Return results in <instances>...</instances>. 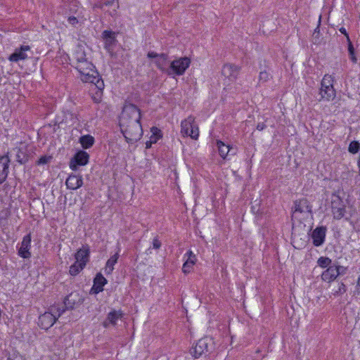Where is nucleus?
I'll return each instance as SVG.
<instances>
[{
	"label": "nucleus",
	"instance_id": "obj_1",
	"mask_svg": "<svg viewBox=\"0 0 360 360\" xmlns=\"http://www.w3.org/2000/svg\"><path fill=\"white\" fill-rule=\"evenodd\" d=\"M77 70L82 82L94 84L99 91L104 88L103 81L100 78L98 72L91 63V67L80 65Z\"/></svg>",
	"mask_w": 360,
	"mask_h": 360
},
{
	"label": "nucleus",
	"instance_id": "obj_2",
	"mask_svg": "<svg viewBox=\"0 0 360 360\" xmlns=\"http://www.w3.org/2000/svg\"><path fill=\"white\" fill-rule=\"evenodd\" d=\"M333 82L334 78L332 75H325L323 76L319 90L321 96L319 101H330L335 98L336 92L333 87Z\"/></svg>",
	"mask_w": 360,
	"mask_h": 360
},
{
	"label": "nucleus",
	"instance_id": "obj_3",
	"mask_svg": "<svg viewBox=\"0 0 360 360\" xmlns=\"http://www.w3.org/2000/svg\"><path fill=\"white\" fill-rule=\"evenodd\" d=\"M140 120L141 112L135 105L131 103L124 105L120 117V127H127V124L134 121H140Z\"/></svg>",
	"mask_w": 360,
	"mask_h": 360
},
{
	"label": "nucleus",
	"instance_id": "obj_4",
	"mask_svg": "<svg viewBox=\"0 0 360 360\" xmlns=\"http://www.w3.org/2000/svg\"><path fill=\"white\" fill-rule=\"evenodd\" d=\"M121 131L128 143H133L139 141L143 134L140 121H134L127 124V127H120Z\"/></svg>",
	"mask_w": 360,
	"mask_h": 360
},
{
	"label": "nucleus",
	"instance_id": "obj_5",
	"mask_svg": "<svg viewBox=\"0 0 360 360\" xmlns=\"http://www.w3.org/2000/svg\"><path fill=\"white\" fill-rule=\"evenodd\" d=\"M191 64V60L188 57H181L172 61L169 67V76H181L184 74Z\"/></svg>",
	"mask_w": 360,
	"mask_h": 360
},
{
	"label": "nucleus",
	"instance_id": "obj_6",
	"mask_svg": "<svg viewBox=\"0 0 360 360\" xmlns=\"http://www.w3.org/2000/svg\"><path fill=\"white\" fill-rule=\"evenodd\" d=\"M181 132L184 136H189L193 139H198L199 136V130L195 124V118L192 116L188 117L181 122Z\"/></svg>",
	"mask_w": 360,
	"mask_h": 360
},
{
	"label": "nucleus",
	"instance_id": "obj_7",
	"mask_svg": "<svg viewBox=\"0 0 360 360\" xmlns=\"http://www.w3.org/2000/svg\"><path fill=\"white\" fill-rule=\"evenodd\" d=\"M311 212V205L306 198H302L294 202L292 217L298 218L299 214H302L304 219L308 217Z\"/></svg>",
	"mask_w": 360,
	"mask_h": 360
},
{
	"label": "nucleus",
	"instance_id": "obj_8",
	"mask_svg": "<svg viewBox=\"0 0 360 360\" xmlns=\"http://www.w3.org/2000/svg\"><path fill=\"white\" fill-rule=\"evenodd\" d=\"M147 56L149 58H154V63L157 68L162 72L168 75L169 67L171 62L168 60V56L165 53L158 54L153 51L148 53Z\"/></svg>",
	"mask_w": 360,
	"mask_h": 360
},
{
	"label": "nucleus",
	"instance_id": "obj_9",
	"mask_svg": "<svg viewBox=\"0 0 360 360\" xmlns=\"http://www.w3.org/2000/svg\"><path fill=\"white\" fill-rule=\"evenodd\" d=\"M212 340L208 338H204L199 340L195 345L191 349V354L195 358H199L204 353L208 352L212 347Z\"/></svg>",
	"mask_w": 360,
	"mask_h": 360
},
{
	"label": "nucleus",
	"instance_id": "obj_10",
	"mask_svg": "<svg viewBox=\"0 0 360 360\" xmlns=\"http://www.w3.org/2000/svg\"><path fill=\"white\" fill-rule=\"evenodd\" d=\"M331 209L335 219H340L345 216V206L342 199L337 195H333Z\"/></svg>",
	"mask_w": 360,
	"mask_h": 360
},
{
	"label": "nucleus",
	"instance_id": "obj_11",
	"mask_svg": "<svg viewBox=\"0 0 360 360\" xmlns=\"http://www.w3.org/2000/svg\"><path fill=\"white\" fill-rule=\"evenodd\" d=\"M83 302V297L78 292L75 291L65 298L63 303L66 309H72L80 306Z\"/></svg>",
	"mask_w": 360,
	"mask_h": 360
},
{
	"label": "nucleus",
	"instance_id": "obj_12",
	"mask_svg": "<svg viewBox=\"0 0 360 360\" xmlns=\"http://www.w3.org/2000/svg\"><path fill=\"white\" fill-rule=\"evenodd\" d=\"M89 154L84 151L80 150L77 152L72 160H71L70 162V167L72 170H77V165L84 166L86 165L89 162Z\"/></svg>",
	"mask_w": 360,
	"mask_h": 360
},
{
	"label": "nucleus",
	"instance_id": "obj_13",
	"mask_svg": "<svg viewBox=\"0 0 360 360\" xmlns=\"http://www.w3.org/2000/svg\"><path fill=\"white\" fill-rule=\"evenodd\" d=\"M56 320L53 314L49 310L39 316L38 325L42 329L47 330L53 325Z\"/></svg>",
	"mask_w": 360,
	"mask_h": 360
},
{
	"label": "nucleus",
	"instance_id": "obj_14",
	"mask_svg": "<svg viewBox=\"0 0 360 360\" xmlns=\"http://www.w3.org/2000/svg\"><path fill=\"white\" fill-rule=\"evenodd\" d=\"M341 269H343L341 266H329L322 273L321 279L328 283L333 281L340 274Z\"/></svg>",
	"mask_w": 360,
	"mask_h": 360
},
{
	"label": "nucleus",
	"instance_id": "obj_15",
	"mask_svg": "<svg viewBox=\"0 0 360 360\" xmlns=\"http://www.w3.org/2000/svg\"><path fill=\"white\" fill-rule=\"evenodd\" d=\"M239 71L240 68L238 66L233 64H226L223 66L221 73L230 82H233L236 79Z\"/></svg>",
	"mask_w": 360,
	"mask_h": 360
},
{
	"label": "nucleus",
	"instance_id": "obj_16",
	"mask_svg": "<svg viewBox=\"0 0 360 360\" xmlns=\"http://www.w3.org/2000/svg\"><path fill=\"white\" fill-rule=\"evenodd\" d=\"M30 47L27 45L21 46L15 49L14 52L8 57L11 62H18L27 58V51H30Z\"/></svg>",
	"mask_w": 360,
	"mask_h": 360
},
{
	"label": "nucleus",
	"instance_id": "obj_17",
	"mask_svg": "<svg viewBox=\"0 0 360 360\" xmlns=\"http://www.w3.org/2000/svg\"><path fill=\"white\" fill-rule=\"evenodd\" d=\"M326 228L325 226L316 227L311 233V238L314 246H321L325 241Z\"/></svg>",
	"mask_w": 360,
	"mask_h": 360
},
{
	"label": "nucleus",
	"instance_id": "obj_18",
	"mask_svg": "<svg viewBox=\"0 0 360 360\" xmlns=\"http://www.w3.org/2000/svg\"><path fill=\"white\" fill-rule=\"evenodd\" d=\"M30 247L31 236L30 234H27L22 238L20 248L18 250V255L24 259H29L31 257Z\"/></svg>",
	"mask_w": 360,
	"mask_h": 360
},
{
	"label": "nucleus",
	"instance_id": "obj_19",
	"mask_svg": "<svg viewBox=\"0 0 360 360\" xmlns=\"http://www.w3.org/2000/svg\"><path fill=\"white\" fill-rule=\"evenodd\" d=\"M107 280L104 276L98 273L94 279V285L91 289V292L98 294L103 290V286L106 284Z\"/></svg>",
	"mask_w": 360,
	"mask_h": 360
},
{
	"label": "nucleus",
	"instance_id": "obj_20",
	"mask_svg": "<svg viewBox=\"0 0 360 360\" xmlns=\"http://www.w3.org/2000/svg\"><path fill=\"white\" fill-rule=\"evenodd\" d=\"M10 160L7 155L0 157V184L5 181L8 174Z\"/></svg>",
	"mask_w": 360,
	"mask_h": 360
},
{
	"label": "nucleus",
	"instance_id": "obj_21",
	"mask_svg": "<svg viewBox=\"0 0 360 360\" xmlns=\"http://www.w3.org/2000/svg\"><path fill=\"white\" fill-rule=\"evenodd\" d=\"M74 59L76 60L75 68L79 69L80 65L91 67V62L88 61L86 54L82 49H78L74 53Z\"/></svg>",
	"mask_w": 360,
	"mask_h": 360
},
{
	"label": "nucleus",
	"instance_id": "obj_22",
	"mask_svg": "<svg viewBox=\"0 0 360 360\" xmlns=\"http://www.w3.org/2000/svg\"><path fill=\"white\" fill-rule=\"evenodd\" d=\"M65 184L69 189L76 190L80 188L83 184L82 176L70 174L66 179Z\"/></svg>",
	"mask_w": 360,
	"mask_h": 360
},
{
	"label": "nucleus",
	"instance_id": "obj_23",
	"mask_svg": "<svg viewBox=\"0 0 360 360\" xmlns=\"http://www.w3.org/2000/svg\"><path fill=\"white\" fill-rule=\"evenodd\" d=\"M105 41V48L108 50L111 49L116 42L115 32L110 30H105L102 33Z\"/></svg>",
	"mask_w": 360,
	"mask_h": 360
},
{
	"label": "nucleus",
	"instance_id": "obj_24",
	"mask_svg": "<svg viewBox=\"0 0 360 360\" xmlns=\"http://www.w3.org/2000/svg\"><path fill=\"white\" fill-rule=\"evenodd\" d=\"M75 259L78 263L84 262L85 265L89 261V249L87 246H83L82 248L77 250L75 253Z\"/></svg>",
	"mask_w": 360,
	"mask_h": 360
},
{
	"label": "nucleus",
	"instance_id": "obj_25",
	"mask_svg": "<svg viewBox=\"0 0 360 360\" xmlns=\"http://www.w3.org/2000/svg\"><path fill=\"white\" fill-rule=\"evenodd\" d=\"M122 313L121 311L113 310L108 314L107 321H104V327H108V323L115 325L118 319H121Z\"/></svg>",
	"mask_w": 360,
	"mask_h": 360
},
{
	"label": "nucleus",
	"instance_id": "obj_26",
	"mask_svg": "<svg viewBox=\"0 0 360 360\" xmlns=\"http://www.w3.org/2000/svg\"><path fill=\"white\" fill-rule=\"evenodd\" d=\"M119 258V252H116L112 256H111L107 261L105 266L104 268V271L105 274H110L114 270V266L117 262V259Z\"/></svg>",
	"mask_w": 360,
	"mask_h": 360
},
{
	"label": "nucleus",
	"instance_id": "obj_27",
	"mask_svg": "<svg viewBox=\"0 0 360 360\" xmlns=\"http://www.w3.org/2000/svg\"><path fill=\"white\" fill-rule=\"evenodd\" d=\"M29 160V155L27 154V149L25 146L20 147L17 150L16 153V160L20 164H25Z\"/></svg>",
	"mask_w": 360,
	"mask_h": 360
},
{
	"label": "nucleus",
	"instance_id": "obj_28",
	"mask_svg": "<svg viewBox=\"0 0 360 360\" xmlns=\"http://www.w3.org/2000/svg\"><path fill=\"white\" fill-rule=\"evenodd\" d=\"M217 145L219 150V153L223 158H225L232 149L229 145H226L221 141H218Z\"/></svg>",
	"mask_w": 360,
	"mask_h": 360
},
{
	"label": "nucleus",
	"instance_id": "obj_29",
	"mask_svg": "<svg viewBox=\"0 0 360 360\" xmlns=\"http://www.w3.org/2000/svg\"><path fill=\"white\" fill-rule=\"evenodd\" d=\"M79 142L84 148L87 149L93 146L94 139L90 135H85L80 137Z\"/></svg>",
	"mask_w": 360,
	"mask_h": 360
},
{
	"label": "nucleus",
	"instance_id": "obj_30",
	"mask_svg": "<svg viewBox=\"0 0 360 360\" xmlns=\"http://www.w3.org/2000/svg\"><path fill=\"white\" fill-rule=\"evenodd\" d=\"M85 267V263L81 262L78 263L75 262L70 267V274L72 276H76Z\"/></svg>",
	"mask_w": 360,
	"mask_h": 360
},
{
	"label": "nucleus",
	"instance_id": "obj_31",
	"mask_svg": "<svg viewBox=\"0 0 360 360\" xmlns=\"http://www.w3.org/2000/svg\"><path fill=\"white\" fill-rule=\"evenodd\" d=\"M54 315L56 319H58L66 310L63 306L53 305L51 306L49 309Z\"/></svg>",
	"mask_w": 360,
	"mask_h": 360
},
{
	"label": "nucleus",
	"instance_id": "obj_32",
	"mask_svg": "<svg viewBox=\"0 0 360 360\" xmlns=\"http://www.w3.org/2000/svg\"><path fill=\"white\" fill-rule=\"evenodd\" d=\"M317 264L320 267H321L323 269H325V268L328 269V268H329V266H333L331 265L332 260L327 257H319L317 260Z\"/></svg>",
	"mask_w": 360,
	"mask_h": 360
},
{
	"label": "nucleus",
	"instance_id": "obj_33",
	"mask_svg": "<svg viewBox=\"0 0 360 360\" xmlns=\"http://www.w3.org/2000/svg\"><path fill=\"white\" fill-rule=\"evenodd\" d=\"M347 44H348L349 58L353 63L356 64L357 63V58L356 56L354 46H353L351 40H349V41H347Z\"/></svg>",
	"mask_w": 360,
	"mask_h": 360
},
{
	"label": "nucleus",
	"instance_id": "obj_34",
	"mask_svg": "<svg viewBox=\"0 0 360 360\" xmlns=\"http://www.w3.org/2000/svg\"><path fill=\"white\" fill-rule=\"evenodd\" d=\"M359 149H360V143L358 141H353L349 145L348 151L350 153L356 154V153H358Z\"/></svg>",
	"mask_w": 360,
	"mask_h": 360
},
{
	"label": "nucleus",
	"instance_id": "obj_35",
	"mask_svg": "<svg viewBox=\"0 0 360 360\" xmlns=\"http://www.w3.org/2000/svg\"><path fill=\"white\" fill-rule=\"evenodd\" d=\"M52 159H53V157L51 155L41 156L37 162V165H46V164L51 162Z\"/></svg>",
	"mask_w": 360,
	"mask_h": 360
},
{
	"label": "nucleus",
	"instance_id": "obj_36",
	"mask_svg": "<svg viewBox=\"0 0 360 360\" xmlns=\"http://www.w3.org/2000/svg\"><path fill=\"white\" fill-rule=\"evenodd\" d=\"M193 265L194 264H192V262L185 261V262L184 263L183 266H182V271L185 274H189L191 271Z\"/></svg>",
	"mask_w": 360,
	"mask_h": 360
},
{
	"label": "nucleus",
	"instance_id": "obj_37",
	"mask_svg": "<svg viewBox=\"0 0 360 360\" xmlns=\"http://www.w3.org/2000/svg\"><path fill=\"white\" fill-rule=\"evenodd\" d=\"M187 257L186 260L187 262H191L192 264H195L197 259L195 255L191 250L188 251L185 255L184 257Z\"/></svg>",
	"mask_w": 360,
	"mask_h": 360
},
{
	"label": "nucleus",
	"instance_id": "obj_38",
	"mask_svg": "<svg viewBox=\"0 0 360 360\" xmlns=\"http://www.w3.org/2000/svg\"><path fill=\"white\" fill-rule=\"evenodd\" d=\"M269 78V74L266 71H262L259 75V80L262 82H266Z\"/></svg>",
	"mask_w": 360,
	"mask_h": 360
},
{
	"label": "nucleus",
	"instance_id": "obj_39",
	"mask_svg": "<svg viewBox=\"0 0 360 360\" xmlns=\"http://www.w3.org/2000/svg\"><path fill=\"white\" fill-rule=\"evenodd\" d=\"M161 247V242L158 238H154L153 241V248L154 249H159Z\"/></svg>",
	"mask_w": 360,
	"mask_h": 360
},
{
	"label": "nucleus",
	"instance_id": "obj_40",
	"mask_svg": "<svg viewBox=\"0 0 360 360\" xmlns=\"http://www.w3.org/2000/svg\"><path fill=\"white\" fill-rule=\"evenodd\" d=\"M115 0H107L104 3L101 4L99 6L103 8L104 6H110L114 4Z\"/></svg>",
	"mask_w": 360,
	"mask_h": 360
},
{
	"label": "nucleus",
	"instance_id": "obj_41",
	"mask_svg": "<svg viewBox=\"0 0 360 360\" xmlns=\"http://www.w3.org/2000/svg\"><path fill=\"white\" fill-rule=\"evenodd\" d=\"M68 21L72 25H75L76 24L78 23V20H77V18H75L74 16L69 17L68 19Z\"/></svg>",
	"mask_w": 360,
	"mask_h": 360
},
{
	"label": "nucleus",
	"instance_id": "obj_42",
	"mask_svg": "<svg viewBox=\"0 0 360 360\" xmlns=\"http://www.w3.org/2000/svg\"><path fill=\"white\" fill-rule=\"evenodd\" d=\"M339 31L346 37L347 41H349V40H350L349 34L347 32V30L345 27H340Z\"/></svg>",
	"mask_w": 360,
	"mask_h": 360
},
{
	"label": "nucleus",
	"instance_id": "obj_43",
	"mask_svg": "<svg viewBox=\"0 0 360 360\" xmlns=\"http://www.w3.org/2000/svg\"><path fill=\"white\" fill-rule=\"evenodd\" d=\"M319 34V27H317L314 30V34H313L314 37H315V38L318 37Z\"/></svg>",
	"mask_w": 360,
	"mask_h": 360
},
{
	"label": "nucleus",
	"instance_id": "obj_44",
	"mask_svg": "<svg viewBox=\"0 0 360 360\" xmlns=\"http://www.w3.org/2000/svg\"><path fill=\"white\" fill-rule=\"evenodd\" d=\"M339 290L342 291L343 292H345L346 291L345 285L343 283H341V285L339 288Z\"/></svg>",
	"mask_w": 360,
	"mask_h": 360
},
{
	"label": "nucleus",
	"instance_id": "obj_45",
	"mask_svg": "<svg viewBox=\"0 0 360 360\" xmlns=\"http://www.w3.org/2000/svg\"><path fill=\"white\" fill-rule=\"evenodd\" d=\"M264 124L263 123H262V124H260V123H259V124H257V129L258 130H260V131H261V130H262V129H264Z\"/></svg>",
	"mask_w": 360,
	"mask_h": 360
},
{
	"label": "nucleus",
	"instance_id": "obj_46",
	"mask_svg": "<svg viewBox=\"0 0 360 360\" xmlns=\"http://www.w3.org/2000/svg\"><path fill=\"white\" fill-rule=\"evenodd\" d=\"M358 285L360 286V275H359V277L358 278V282H357Z\"/></svg>",
	"mask_w": 360,
	"mask_h": 360
}]
</instances>
